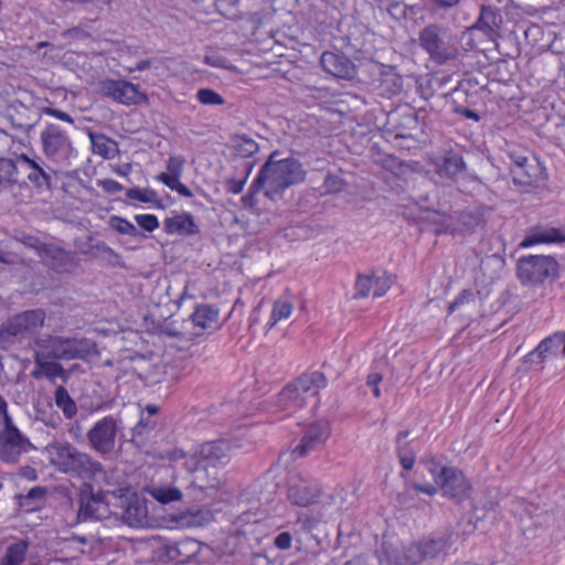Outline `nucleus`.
<instances>
[{
  "mask_svg": "<svg viewBox=\"0 0 565 565\" xmlns=\"http://www.w3.org/2000/svg\"><path fill=\"white\" fill-rule=\"evenodd\" d=\"M277 156L278 151H274L269 156L250 184L249 192L244 200H252L260 191L268 199L276 200L281 196L287 188L305 180L306 171L298 160L291 157L276 159Z\"/></svg>",
  "mask_w": 565,
  "mask_h": 565,
  "instance_id": "nucleus-1",
  "label": "nucleus"
},
{
  "mask_svg": "<svg viewBox=\"0 0 565 565\" xmlns=\"http://www.w3.org/2000/svg\"><path fill=\"white\" fill-rule=\"evenodd\" d=\"M49 460L55 469L84 481L104 473V466L89 454L79 450L71 443L54 441L45 447Z\"/></svg>",
  "mask_w": 565,
  "mask_h": 565,
  "instance_id": "nucleus-2",
  "label": "nucleus"
},
{
  "mask_svg": "<svg viewBox=\"0 0 565 565\" xmlns=\"http://www.w3.org/2000/svg\"><path fill=\"white\" fill-rule=\"evenodd\" d=\"M327 386V379L321 372L305 373L287 384L277 395V407L291 414L307 405H318L319 391Z\"/></svg>",
  "mask_w": 565,
  "mask_h": 565,
  "instance_id": "nucleus-3",
  "label": "nucleus"
},
{
  "mask_svg": "<svg viewBox=\"0 0 565 565\" xmlns=\"http://www.w3.org/2000/svg\"><path fill=\"white\" fill-rule=\"evenodd\" d=\"M96 353V344L87 338L44 334L34 340V355L53 360H86Z\"/></svg>",
  "mask_w": 565,
  "mask_h": 565,
  "instance_id": "nucleus-4",
  "label": "nucleus"
},
{
  "mask_svg": "<svg viewBox=\"0 0 565 565\" xmlns=\"http://www.w3.org/2000/svg\"><path fill=\"white\" fill-rule=\"evenodd\" d=\"M418 44L439 65L456 60L460 54L458 35L438 23H430L419 31Z\"/></svg>",
  "mask_w": 565,
  "mask_h": 565,
  "instance_id": "nucleus-5",
  "label": "nucleus"
},
{
  "mask_svg": "<svg viewBox=\"0 0 565 565\" xmlns=\"http://www.w3.org/2000/svg\"><path fill=\"white\" fill-rule=\"evenodd\" d=\"M124 429V422L119 415L104 416L87 430V445L102 458L111 457L121 447Z\"/></svg>",
  "mask_w": 565,
  "mask_h": 565,
  "instance_id": "nucleus-6",
  "label": "nucleus"
},
{
  "mask_svg": "<svg viewBox=\"0 0 565 565\" xmlns=\"http://www.w3.org/2000/svg\"><path fill=\"white\" fill-rule=\"evenodd\" d=\"M287 499L292 505L309 508L320 505L327 508L333 504L332 494L324 492L322 483L306 473H294L287 483Z\"/></svg>",
  "mask_w": 565,
  "mask_h": 565,
  "instance_id": "nucleus-7",
  "label": "nucleus"
},
{
  "mask_svg": "<svg viewBox=\"0 0 565 565\" xmlns=\"http://www.w3.org/2000/svg\"><path fill=\"white\" fill-rule=\"evenodd\" d=\"M78 521L104 520L111 514L117 515L110 509V498H116L114 491H94L92 483L84 481L78 488Z\"/></svg>",
  "mask_w": 565,
  "mask_h": 565,
  "instance_id": "nucleus-8",
  "label": "nucleus"
},
{
  "mask_svg": "<svg viewBox=\"0 0 565 565\" xmlns=\"http://www.w3.org/2000/svg\"><path fill=\"white\" fill-rule=\"evenodd\" d=\"M46 313L43 309L25 310L10 318L0 327V348L12 343L15 339L33 335L44 326Z\"/></svg>",
  "mask_w": 565,
  "mask_h": 565,
  "instance_id": "nucleus-9",
  "label": "nucleus"
},
{
  "mask_svg": "<svg viewBox=\"0 0 565 565\" xmlns=\"http://www.w3.org/2000/svg\"><path fill=\"white\" fill-rule=\"evenodd\" d=\"M557 270L556 259L547 255L523 256L516 262V276L523 285L543 284L557 277Z\"/></svg>",
  "mask_w": 565,
  "mask_h": 565,
  "instance_id": "nucleus-10",
  "label": "nucleus"
},
{
  "mask_svg": "<svg viewBox=\"0 0 565 565\" xmlns=\"http://www.w3.org/2000/svg\"><path fill=\"white\" fill-rule=\"evenodd\" d=\"M511 160L510 172L513 182L521 186H533L545 178V169L527 150H510L508 153Z\"/></svg>",
  "mask_w": 565,
  "mask_h": 565,
  "instance_id": "nucleus-11",
  "label": "nucleus"
},
{
  "mask_svg": "<svg viewBox=\"0 0 565 565\" xmlns=\"http://www.w3.org/2000/svg\"><path fill=\"white\" fill-rule=\"evenodd\" d=\"M44 156L57 163L68 164L74 147L67 132L56 124H46L40 134Z\"/></svg>",
  "mask_w": 565,
  "mask_h": 565,
  "instance_id": "nucleus-12",
  "label": "nucleus"
},
{
  "mask_svg": "<svg viewBox=\"0 0 565 565\" xmlns=\"http://www.w3.org/2000/svg\"><path fill=\"white\" fill-rule=\"evenodd\" d=\"M184 468L190 476L186 491L194 500H204L207 491L216 490L221 484V472L215 469L201 466L186 458Z\"/></svg>",
  "mask_w": 565,
  "mask_h": 565,
  "instance_id": "nucleus-13",
  "label": "nucleus"
},
{
  "mask_svg": "<svg viewBox=\"0 0 565 565\" xmlns=\"http://www.w3.org/2000/svg\"><path fill=\"white\" fill-rule=\"evenodd\" d=\"M230 443L218 439L205 441L199 445L189 456H185L183 452L181 456L201 466L215 469L221 472L230 461Z\"/></svg>",
  "mask_w": 565,
  "mask_h": 565,
  "instance_id": "nucleus-14",
  "label": "nucleus"
},
{
  "mask_svg": "<svg viewBox=\"0 0 565 565\" xmlns=\"http://www.w3.org/2000/svg\"><path fill=\"white\" fill-rule=\"evenodd\" d=\"M30 447L31 443L13 424L11 416H6V425L0 430V460L17 463Z\"/></svg>",
  "mask_w": 565,
  "mask_h": 565,
  "instance_id": "nucleus-15",
  "label": "nucleus"
},
{
  "mask_svg": "<svg viewBox=\"0 0 565 565\" xmlns=\"http://www.w3.org/2000/svg\"><path fill=\"white\" fill-rule=\"evenodd\" d=\"M25 244L35 247L44 265L56 273H66L75 267V256L62 247L39 243L36 238L29 236Z\"/></svg>",
  "mask_w": 565,
  "mask_h": 565,
  "instance_id": "nucleus-16",
  "label": "nucleus"
},
{
  "mask_svg": "<svg viewBox=\"0 0 565 565\" xmlns=\"http://www.w3.org/2000/svg\"><path fill=\"white\" fill-rule=\"evenodd\" d=\"M429 164L434 173L443 181L457 182L467 170L462 156L454 150H447L440 156L430 157Z\"/></svg>",
  "mask_w": 565,
  "mask_h": 565,
  "instance_id": "nucleus-17",
  "label": "nucleus"
},
{
  "mask_svg": "<svg viewBox=\"0 0 565 565\" xmlns=\"http://www.w3.org/2000/svg\"><path fill=\"white\" fill-rule=\"evenodd\" d=\"M98 87L104 97L124 105L137 104L141 97L138 86L127 81L104 79L99 82Z\"/></svg>",
  "mask_w": 565,
  "mask_h": 565,
  "instance_id": "nucleus-18",
  "label": "nucleus"
},
{
  "mask_svg": "<svg viewBox=\"0 0 565 565\" xmlns=\"http://www.w3.org/2000/svg\"><path fill=\"white\" fill-rule=\"evenodd\" d=\"M330 427L327 422L313 423L306 429L292 454L297 457H305L311 451L320 449L330 437Z\"/></svg>",
  "mask_w": 565,
  "mask_h": 565,
  "instance_id": "nucleus-19",
  "label": "nucleus"
},
{
  "mask_svg": "<svg viewBox=\"0 0 565 565\" xmlns=\"http://www.w3.org/2000/svg\"><path fill=\"white\" fill-rule=\"evenodd\" d=\"M122 523L130 527H146L150 525L147 501L138 495H132L125 500L121 512L118 513Z\"/></svg>",
  "mask_w": 565,
  "mask_h": 565,
  "instance_id": "nucleus-20",
  "label": "nucleus"
},
{
  "mask_svg": "<svg viewBox=\"0 0 565 565\" xmlns=\"http://www.w3.org/2000/svg\"><path fill=\"white\" fill-rule=\"evenodd\" d=\"M437 484L440 487L445 497L457 501L463 500L468 495L470 488L462 471L455 467H451L449 470H444V477Z\"/></svg>",
  "mask_w": 565,
  "mask_h": 565,
  "instance_id": "nucleus-21",
  "label": "nucleus"
},
{
  "mask_svg": "<svg viewBox=\"0 0 565 565\" xmlns=\"http://www.w3.org/2000/svg\"><path fill=\"white\" fill-rule=\"evenodd\" d=\"M320 65L324 72L342 79H352L356 73L354 64L340 53L323 52L320 56Z\"/></svg>",
  "mask_w": 565,
  "mask_h": 565,
  "instance_id": "nucleus-22",
  "label": "nucleus"
},
{
  "mask_svg": "<svg viewBox=\"0 0 565 565\" xmlns=\"http://www.w3.org/2000/svg\"><path fill=\"white\" fill-rule=\"evenodd\" d=\"M199 553V546L194 540H183L174 544L166 545L161 551V558L174 565L189 564Z\"/></svg>",
  "mask_w": 565,
  "mask_h": 565,
  "instance_id": "nucleus-23",
  "label": "nucleus"
},
{
  "mask_svg": "<svg viewBox=\"0 0 565 565\" xmlns=\"http://www.w3.org/2000/svg\"><path fill=\"white\" fill-rule=\"evenodd\" d=\"M562 238L563 232L559 228L537 225L526 231L519 246L526 248L536 244L561 243Z\"/></svg>",
  "mask_w": 565,
  "mask_h": 565,
  "instance_id": "nucleus-24",
  "label": "nucleus"
},
{
  "mask_svg": "<svg viewBox=\"0 0 565 565\" xmlns=\"http://www.w3.org/2000/svg\"><path fill=\"white\" fill-rule=\"evenodd\" d=\"M19 162L22 168L28 171L26 178L33 183L34 186L42 189H51L52 186V169H44L35 160L29 158L26 154L19 156Z\"/></svg>",
  "mask_w": 565,
  "mask_h": 565,
  "instance_id": "nucleus-25",
  "label": "nucleus"
},
{
  "mask_svg": "<svg viewBox=\"0 0 565 565\" xmlns=\"http://www.w3.org/2000/svg\"><path fill=\"white\" fill-rule=\"evenodd\" d=\"M191 320L193 326L199 329L196 335L204 331H213L220 326L218 309L207 303L199 305L191 315Z\"/></svg>",
  "mask_w": 565,
  "mask_h": 565,
  "instance_id": "nucleus-26",
  "label": "nucleus"
},
{
  "mask_svg": "<svg viewBox=\"0 0 565 565\" xmlns=\"http://www.w3.org/2000/svg\"><path fill=\"white\" fill-rule=\"evenodd\" d=\"M502 22V17L495 8L491 6L482 4L480 8V13L475 22L469 28V31L478 30L483 32L486 35L491 36L497 29H499Z\"/></svg>",
  "mask_w": 565,
  "mask_h": 565,
  "instance_id": "nucleus-27",
  "label": "nucleus"
},
{
  "mask_svg": "<svg viewBox=\"0 0 565 565\" xmlns=\"http://www.w3.org/2000/svg\"><path fill=\"white\" fill-rule=\"evenodd\" d=\"M57 361L58 360H53L49 358L41 359V356L34 355L35 369L32 371V376L34 379L45 376L46 379L52 381L57 377H62L65 381L66 371Z\"/></svg>",
  "mask_w": 565,
  "mask_h": 565,
  "instance_id": "nucleus-28",
  "label": "nucleus"
},
{
  "mask_svg": "<svg viewBox=\"0 0 565 565\" xmlns=\"http://www.w3.org/2000/svg\"><path fill=\"white\" fill-rule=\"evenodd\" d=\"M164 231L168 234L178 233L180 235H193L199 233V227L194 222V217L189 214H179L164 220Z\"/></svg>",
  "mask_w": 565,
  "mask_h": 565,
  "instance_id": "nucleus-29",
  "label": "nucleus"
},
{
  "mask_svg": "<svg viewBox=\"0 0 565 565\" xmlns=\"http://www.w3.org/2000/svg\"><path fill=\"white\" fill-rule=\"evenodd\" d=\"M377 88L382 96H396L403 90V77L395 68L390 67L381 73Z\"/></svg>",
  "mask_w": 565,
  "mask_h": 565,
  "instance_id": "nucleus-30",
  "label": "nucleus"
},
{
  "mask_svg": "<svg viewBox=\"0 0 565 565\" xmlns=\"http://www.w3.org/2000/svg\"><path fill=\"white\" fill-rule=\"evenodd\" d=\"M408 436L409 430H401L395 438L397 458L405 470H412L416 460V454L407 440Z\"/></svg>",
  "mask_w": 565,
  "mask_h": 565,
  "instance_id": "nucleus-31",
  "label": "nucleus"
},
{
  "mask_svg": "<svg viewBox=\"0 0 565 565\" xmlns=\"http://www.w3.org/2000/svg\"><path fill=\"white\" fill-rule=\"evenodd\" d=\"M88 136L92 143V150L95 154H98L104 159H113L118 154L119 148L115 140L108 138L104 134L89 132Z\"/></svg>",
  "mask_w": 565,
  "mask_h": 565,
  "instance_id": "nucleus-32",
  "label": "nucleus"
},
{
  "mask_svg": "<svg viewBox=\"0 0 565 565\" xmlns=\"http://www.w3.org/2000/svg\"><path fill=\"white\" fill-rule=\"evenodd\" d=\"M561 345L562 332H555L542 340L536 349L527 355V359L533 362L536 356L540 359L539 362L542 363L548 355H557Z\"/></svg>",
  "mask_w": 565,
  "mask_h": 565,
  "instance_id": "nucleus-33",
  "label": "nucleus"
},
{
  "mask_svg": "<svg viewBox=\"0 0 565 565\" xmlns=\"http://www.w3.org/2000/svg\"><path fill=\"white\" fill-rule=\"evenodd\" d=\"M19 158L17 161L9 158H0V192L19 183Z\"/></svg>",
  "mask_w": 565,
  "mask_h": 565,
  "instance_id": "nucleus-34",
  "label": "nucleus"
},
{
  "mask_svg": "<svg viewBox=\"0 0 565 565\" xmlns=\"http://www.w3.org/2000/svg\"><path fill=\"white\" fill-rule=\"evenodd\" d=\"M29 543L25 540H17L10 543L0 561V565H21L26 556Z\"/></svg>",
  "mask_w": 565,
  "mask_h": 565,
  "instance_id": "nucleus-35",
  "label": "nucleus"
},
{
  "mask_svg": "<svg viewBox=\"0 0 565 565\" xmlns=\"http://www.w3.org/2000/svg\"><path fill=\"white\" fill-rule=\"evenodd\" d=\"M54 402L63 412L65 418L73 419L76 416L78 412L77 405L64 386L60 385L56 387L54 392Z\"/></svg>",
  "mask_w": 565,
  "mask_h": 565,
  "instance_id": "nucleus-36",
  "label": "nucleus"
},
{
  "mask_svg": "<svg viewBox=\"0 0 565 565\" xmlns=\"http://www.w3.org/2000/svg\"><path fill=\"white\" fill-rule=\"evenodd\" d=\"M446 541L443 539H430L418 543L415 547L419 553V558H415L414 562H418L427 558H435L440 552L446 548Z\"/></svg>",
  "mask_w": 565,
  "mask_h": 565,
  "instance_id": "nucleus-37",
  "label": "nucleus"
},
{
  "mask_svg": "<svg viewBox=\"0 0 565 565\" xmlns=\"http://www.w3.org/2000/svg\"><path fill=\"white\" fill-rule=\"evenodd\" d=\"M294 310V305L287 299H277L273 305L270 318L267 322V327L271 329L280 320L289 318Z\"/></svg>",
  "mask_w": 565,
  "mask_h": 565,
  "instance_id": "nucleus-38",
  "label": "nucleus"
},
{
  "mask_svg": "<svg viewBox=\"0 0 565 565\" xmlns=\"http://www.w3.org/2000/svg\"><path fill=\"white\" fill-rule=\"evenodd\" d=\"M150 494L163 504L179 501L182 497V492L175 487H153Z\"/></svg>",
  "mask_w": 565,
  "mask_h": 565,
  "instance_id": "nucleus-39",
  "label": "nucleus"
},
{
  "mask_svg": "<svg viewBox=\"0 0 565 565\" xmlns=\"http://www.w3.org/2000/svg\"><path fill=\"white\" fill-rule=\"evenodd\" d=\"M108 224L111 228H114L115 231H117L120 234H126V235L134 236V237L142 236V234L138 231V228L131 222H129L128 220H126L124 217L113 215L109 218Z\"/></svg>",
  "mask_w": 565,
  "mask_h": 565,
  "instance_id": "nucleus-40",
  "label": "nucleus"
},
{
  "mask_svg": "<svg viewBox=\"0 0 565 565\" xmlns=\"http://www.w3.org/2000/svg\"><path fill=\"white\" fill-rule=\"evenodd\" d=\"M196 98L202 105L206 106H221L225 104L222 95L211 88H200L196 92Z\"/></svg>",
  "mask_w": 565,
  "mask_h": 565,
  "instance_id": "nucleus-41",
  "label": "nucleus"
},
{
  "mask_svg": "<svg viewBox=\"0 0 565 565\" xmlns=\"http://www.w3.org/2000/svg\"><path fill=\"white\" fill-rule=\"evenodd\" d=\"M373 297H382L392 286V278L386 273L372 274Z\"/></svg>",
  "mask_w": 565,
  "mask_h": 565,
  "instance_id": "nucleus-42",
  "label": "nucleus"
},
{
  "mask_svg": "<svg viewBox=\"0 0 565 565\" xmlns=\"http://www.w3.org/2000/svg\"><path fill=\"white\" fill-rule=\"evenodd\" d=\"M127 198L137 200L142 203H154L157 201V192L150 188H131L126 191Z\"/></svg>",
  "mask_w": 565,
  "mask_h": 565,
  "instance_id": "nucleus-43",
  "label": "nucleus"
},
{
  "mask_svg": "<svg viewBox=\"0 0 565 565\" xmlns=\"http://www.w3.org/2000/svg\"><path fill=\"white\" fill-rule=\"evenodd\" d=\"M476 305V298L472 291L470 290H462L458 297L449 305L448 311L449 313H452L457 309H469L471 306Z\"/></svg>",
  "mask_w": 565,
  "mask_h": 565,
  "instance_id": "nucleus-44",
  "label": "nucleus"
},
{
  "mask_svg": "<svg viewBox=\"0 0 565 565\" xmlns=\"http://www.w3.org/2000/svg\"><path fill=\"white\" fill-rule=\"evenodd\" d=\"M235 149L241 157L249 158L258 151V143L252 138L241 136L237 139Z\"/></svg>",
  "mask_w": 565,
  "mask_h": 565,
  "instance_id": "nucleus-45",
  "label": "nucleus"
},
{
  "mask_svg": "<svg viewBox=\"0 0 565 565\" xmlns=\"http://www.w3.org/2000/svg\"><path fill=\"white\" fill-rule=\"evenodd\" d=\"M373 289L372 276L358 275L355 281V295L354 298H365L371 294Z\"/></svg>",
  "mask_w": 565,
  "mask_h": 565,
  "instance_id": "nucleus-46",
  "label": "nucleus"
},
{
  "mask_svg": "<svg viewBox=\"0 0 565 565\" xmlns=\"http://www.w3.org/2000/svg\"><path fill=\"white\" fill-rule=\"evenodd\" d=\"M460 222L470 231L484 224V220L479 212H462L460 214Z\"/></svg>",
  "mask_w": 565,
  "mask_h": 565,
  "instance_id": "nucleus-47",
  "label": "nucleus"
},
{
  "mask_svg": "<svg viewBox=\"0 0 565 565\" xmlns=\"http://www.w3.org/2000/svg\"><path fill=\"white\" fill-rule=\"evenodd\" d=\"M425 465H426L427 470L433 476L436 484L444 477V470H449L451 468V467L441 465L440 461H438L434 457L426 459Z\"/></svg>",
  "mask_w": 565,
  "mask_h": 565,
  "instance_id": "nucleus-48",
  "label": "nucleus"
},
{
  "mask_svg": "<svg viewBox=\"0 0 565 565\" xmlns=\"http://www.w3.org/2000/svg\"><path fill=\"white\" fill-rule=\"evenodd\" d=\"M137 224L147 232H153L159 227V221L153 214H139L135 216Z\"/></svg>",
  "mask_w": 565,
  "mask_h": 565,
  "instance_id": "nucleus-49",
  "label": "nucleus"
},
{
  "mask_svg": "<svg viewBox=\"0 0 565 565\" xmlns=\"http://www.w3.org/2000/svg\"><path fill=\"white\" fill-rule=\"evenodd\" d=\"M35 418L36 420L42 422L45 426L53 428L57 427L61 423V417L57 413H47L45 409H38Z\"/></svg>",
  "mask_w": 565,
  "mask_h": 565,
  "instance_id": "nucleus-50",
  "label": "nucleus"
},
{
  "mask_svg": "<svg viewBox=\"0 0 565 565\" xmlns=\"http://www.w3.org/2000/svg\"><path fill=\"white\" fill-rule=\"evenodd\" d=\"M323 185L328 193H339L342 191L344 182L343 180L334 174H328L324 179Z\"/></svg>",
  "mask_w": 565,
  "mask_h": 565,
  "instance_id": "nucleus-51",
  "label": "nucleus"
},
{
  "mask_svg": "<svg viewBox=\"0 0 565 565\" xmlns=\"http://www.w3.org/2000/svg\"><path fill=\"white\" fill-rule=\"evenodd\" d=\"M252 164L248 166V169H247V172H246V175L243 178V179H230L227 180L226 182V189L228 192L233 193V194H238L243 191L244 189V185L246 183V180H247V177L252 170Z\"/></svg>",
  "mask_w": 565,
  "mask_h": 565,
  "instance_id": "nucleus-52",
  "label": "nucleus"
},
{
  "mask_svg": "<svg viewBox=\"0 0 565 565\" xmlns=\"http://www.w3.org/2000/svg\"><path fill=\"white\" fill-rule=\"evenodd\" d=\"M204 63L213 67L231 68L230 61L217 54H209L204 56Z\"/></svg>",
  "mask_w": 565,
  "mask_h": 565,
  "instance_id": "nucleus-53",
  "label": "nucleus"
},
{
  "mask_svg": "<svg viewBox=\"0 0 565 565\" xmlns=\"http://www.w3.org/2000/svg\"><path fill=\"white\" fill-rule=\"evenodd\" d=\"M156 423L149 417H145L142 414L139 422L134 427V436H141L143 435L148 429L153 428Z\"/></svg>",
  "mask_w": 565,
  "mask_h": 565,
  "instance_id": "nucleus-54",
  "label": "nucleus"
},
{
  "mask_svg": "<svg viewBox=\"0 0 565 565\" xmlns=\"http://www.w3.org/2000/svg\"><path fill=\"white\" fill-rule=\"evenodd\" d=\"M184 162L185 160L183 157H170L167 162L168 173L181 177Z\"/></svg>",
  "mask_w": 565,
  "mask_h": 565,
  "instance_id": "nucleus-55",
  "label": "nucleus"
},
{
  "mask_svg": "<svg viewBox=\"0 0 565 565\" xmlns=\"http://www.w3.org/2000/svg\"><path fill=\"white\" fill-rule=\"evenodd\" d=\"M63 3H72L79 7H95L103 9L105 6H109L111 0H60Z\"/></svg>",
  "mask_w": 565,
  "mask_h": 565,
  "instance_id": "nucleus-56",
  "label": "nucleus"
},
{
  "mask_svg": "<svg viewBox=\"0 0 565 565\" xmlns=\"http://www.w3.org/2000/svg\"><path fill=\"white\" fill-rule=\"evenodd\" d=\"M64 39L85 40L90 38L89 32L81 26H74L62 32Z\"/></svg>",
  "mask_w": 565,
  "mask_h": 565,
  "instance_id": "nucleus-57",
  "label": "nucleus"
},
{
  "mask_svg": "<svg viewBox=\"0 0 565 565\" xmlns=\"http://www.w3.org/2000/svg\"><path fill=\"white\" fill-rule=\"evenodd\" d=\"M41 113L42 114H45V115H50V116H53L62 121H65L70 125H74V119L65 111L63 110H60L57 108H52V107H43L41 109Z\"/></svg>",
  "mask_w": 565,
  "mask_h": 565,
  "instance_id": "nucleus-58",
  "label": "nucleus"
},
{
  "mask_svg": "<svg viewBox=\"0 0 565 565\" xmlns=\"http://www.w3.org/2000/svg\"><path fill=\"white\" fill-rule=\"evenodd\" d=\"M97 185L100 186L106 193H109V194L120 192L124 189L119 182H117L113 179L98 180Z\"/></svg>",
  "mask_w": 565,
  "mask_h": 565,
  "instance_id": "nucleus-59",
  "label": "nucleus"
},
{
  "mask_svg": "<svg viewBox=\"0 0 565 565\" xmlns=\"http://www.w3.org/2000/svg\"><path fill=\"white\" fill-rule=\"evenodd\" d=\"M104 248H108V245H106L104 242H97L89 245L86 249H81V252L92 257H103L105 256Z\"/></svg>",
  "mask_w": 565,
  "mask_h": 565,
  "instance_id": "nucleus-60",
  "label": "nucleus"
},
{
  "mask_svg": "<svg viewBox=\"0 0 565 565\" xmlns=\"http://www.w3.org/2000/svg\"><path fill=\"white\" fill-rule=\"evenodd\" d=\"M292 537L289 532H281L275 537V546L279 550H289Z\"/></svg>",
  "mask_w": 565,
  "mask_h": 565,
  "instance_id": "nucleus-61",
  "label": "nucleus"
},
{
  "mask_svg": "<svg viewBox=\"0 0 565 565\" xmlns=\"http://www.w3.org/2000/svg\"><path fill=\"white\" fill-rule=\"evenodd\" d=\"M157 179L171 190H174L180 181V175L162 172L157 177Z\"/></svg>",
  "mask_w": 565,
  "mask_h": 565,
  "instance_id": "nucleus-62",
  "label": "nucleus"
},
{
  "mask_svg": "<svg viewBox=\"0 0 565 565\" xmlns=\"http://www.w3.org/2000/svg\"><path fill=\"white\" fill-rule=\"evenodd\" d=\"M387 11L394 18L405 17V14H406V6L404 3H402V2L394 1V2H391L388 4Z\"/></svg>",
  "mask_w": 565,
  "mask_h": 565,
  "instance_id": "nucleus-63",
  "label": "nucleus"
},
{
  "mask_svg": "<svg viewBox=\"0 0 565 565\" xmlns=\"http://www.w3.org/2000/svg\"><path fill=\"white\" fill-rule=\"evenodd\" d=\"M45 495V489L42 487H33L29 490L28 494L24 497L25 500H41Z\"/></svg>",
  "mask_w": 565,
  "mask_h": 565,
  "instance_id": "nucleus-64",
  "label": "nucleus"
}]
</instances>
